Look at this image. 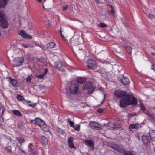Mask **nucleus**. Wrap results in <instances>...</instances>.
<instances>
[{
	"label": "nucleus",
	"instance_id": "nucleus-31",
	"mask_svg": "<svg viewBox=\"0 0 155 155\" xmlns=\"http://www.w3.org/2000/svg\"><path fill=\"white\" fill-rule=\"evenodd\" d=\"M17 98L19 101H24L25 100V99L24 97L21 96L20 95H17Z\"/></svg>",
	"mask_w": 155,
	"mask_h": 155
},
{
	"label": "nucleus",
	"instance_id": "nucleus-32",
	"mask_svg": "<svg viewBox=\"0 0 155 155\" xmlns=\"http://www.w3.org/2000/svg\"><path fill=\"white\" fill-rule=\"evenodd\" d=\"M135 153L133 152L127 151L125 152L124 155H134Z\"/></svg>",
	"mask_w": 155,
	"mask_h": 155
},
{
	"label": "nucleus",
	"instance_id": "nucleus-14",
	"mask_svg": "<svg viewBox=\"0 0 155 155\" xmlns=\"http://www.w3.org/2000/svg\"><path fill=\"white\" fill-rule=\"evenodd\" d=\"M86 144L88 146L91 150H94V144L91 140H87L85 141Z\"/></svg>",
	"mask_w": 155,
	"mask_h": 155
},
{
	"label": "nucleus",
	"instance_id": "nucleus-26",
	"mask_svg": "<svg viewBox=\"0 0 155 155\" xmlns=\"http://www.w3.org/2000/svg\"><path fill=\"white\" fill-rule=\"evenodd\" d=\"M9 82L13 86H15L17 83V81L16 80L11 78H9Z\"/></svg>",
	"mask_w": 155,
	"mask_h": 155
},
{
	"label": "nucleus",
	"instance_id": "nucleus-42",
	"mask_svg": "<svg viewBox=\"0 0 155 155\" xmlns=\"http://www.w3.org/2000/svg\"><path fill=\"white\" fill-rule=\"evenodd\" d=\"M22 47L25 48H27L28 47V45L26 43H24L22 45Z\"/></svg>",
	"mask_w": 155,
	"mask_h": 155
},
{
	"label": "nucleus",
	"instance_id": "nucleus-23",
	"mask_svg": "<svg viewBox=\"0 0 155 155\" xmlns=\"http://www.w3.org/2000/svg\"><path fill=\"white\" fill-rule=\"evenodd\" d=\"M86 80V79L84 78L78 77L77 79V82L78 83L82 84L84 83Z\"/></svg>",
	"mask_w": 155,
	"mask_h": 155
},
{
	"label": "nucleus",
	"instance_id": "nucleus-8",
	"mask_svg": "<svg viewBox=\"0 0 155 155\" xmlns=\"http://www.w3.org/2000/svg\"><path fill=\"white\" fill-rule=\"evenodd\" d=\"M54 66L55 67L58 68L59 70L61 71H65L64 70L62 69L63 66L61 62L59 61H56L54 63Z\"/></svg>",
	"mask_w": 155,
	"mask_h": 155
},
{
	"label": "nucleus",
	"instance_id": "nucleus-28",
	"mask_svg": "<svg viewBox=\"0 0 155 155\" xmlns=\"http://www.w3.org/2000/svg\"><path fill=\"white\" fill-rule=\"evenodd\" d=\"M16 139L18 140L21 146V145L22 143L25 142L24 139L21 137H17L16 138Z\"/></svg>",
	"mask_w": 155,
	"mask_h": 155
},
{
	"label": "nucleus",
	"instance_id": "nucleus-6",
	"mask_svg": "<svg viewBox=\"0 0 155 155\" xmlns=\"http://www.w3.org/2000/svg\"><path fill=\"white\" fill-rule=\"evenodd\" d=\"M24 58L23 57H17L14 60L13 66L17 67L21 65L24 61Z\"/></svg>",
	"mask_w": 155,
	"mask_h": 155
},
{
	"label": "nucleus",
	"instance_id": "nucleus-51",
	"mask_svg": "<svg viewBox=\"0 0 155 155\" xmlns=\"http://www.w3.org/2000/svg\"><path fill=\"white\" fill-rule=\"evenodd\" d=\"M20 150L21 151V152L24 153H25V151L24 150H22L21 149H20Z\"/></svg>",
	"mask_w": 155,
	"mask_h": 155
},
{
	"label": "nucleus",
	"instance_id": "nucleus-41",
	"mask_svg": "<svg viewBox=\"0 0 155 155\" xmlns=\"http://www.w3.org/2000/svg\"><path fill=\"white\" fill-rule=\"evenodd\" d=\"M154 17V15L151 14H149L148 15V17L150 19H152Z\"/></svg>",
	"mask_w": 155,
	"mask_h": 155
},
{
	"label": "nucleus",
	"instance_id": "nucleus-34",
	"mask_svg": "<svg viewBox=\"0 0 155 155\" xmlns=\"http://www.w3.org/2000/svg\"><path fill=\"white\" fill-rule=\"evenodd\" d=\"M101 28H104L107 27L106 25L104 23H101L98 25Z\"/></svg>",
	"mask_w": 155,
	"mask_h": 155
},
{
	"label": "nucleus",
	"instance_id": "nucleus-22",
	"mask_svg": "<svg viewBox=\"0 0 155 155\" xmlns=\"http://www.w3.org/2000/svg\"><path fill=\"white\" fill-rule=\"evenodd\" d=\"M40 127L45 132H48L49 130V126L47 125L45 122L44 124L41 126Z\"/></svg>",
	"mask_w": 155,
	"mask_h": 155
},
{
	"label": "nucleus",
	"instance_id": "nucleus-15",
	"mask_svg": "<svg viewBox=\"0 0 155 155\" xmlns=\"http://www.w3.org/2000/svg\"><path fill=\"white\" fill-rule=\"evenodd\" d=\"M112 149L117 150L119 152H122L124 150L122 147L115 144H112L110 146Z\"/></svg>",
	"mask_w": 155,
	"mask_h": 155
},
{
	"label": "nucleus",
	"instance_id": "nucleus-21",
	"mask_svg": "<svg viewBox=\"0 0 155 155\" xmlns=\"http://www.w3.org/2000/svg\"><path fill=\"white\" fill-rule=\"evenodd\" d=\"M73 138L72 137H70L68 138V143L69 147L71 148H74L75 149H76V147L74 146L73 142Z\"/></svg>",
	"mask_w": 155,
	"mask_h": 155
},
{
	"label": "nucleus",
	"instance_id": "nucleus-37",
	"mask_svg": "<svg viewBox=\"0 0 155 155\" xmlns=\"http://www.w3.org/2000/svg\"><path fill=\"white\" fill-rule=\"evenodd\" d=\"M4 14V12L3 10H0V18L3 17Z\"/></svg>",
	"mask_w": 155,
	"mask_h": 155
},
{
	"label": "nucleus",
	"instance_id": "nucleus-11",
	"mask_svg": "<svg viewBox=\"0 0 155 155\" xmlns=\"http://www.w3.org/2000/svg\"><path fill=\"white\" fill-rule=\"evenodd\" d=\"M89 126L93 129L99 130V124L97 123L94 121H90L89 124Z\"/></svg>",
	"mask_w": 155,
	"mask_h": 155
},
{
	"label": "nucleus",
	"instance_id": "nucleus-57",
	"mask_svg": "<svg viewBox=\"0 0 155 155\" xmlns=\"http://www.w3.org/2000/svg\"><path fill=\"white\" fill-rule=\"evenodd\" d=\"M104 0L106 2L107 1V0Z\"/></svg>",
	"mask_w": 155,
	"mask_h": 155
},
{
	"label": "nucleus",
	"instance_id": "nucleus-13",
	"mask_svg": "<svg viewBox=\"0 0 155 155\" xmlns=\"http://www.w3.org/2000/svg\"><path fill=\"white\" fill-rule=\"evenodd\" d=\"M141 127L140 124L138 123H135L134 124H131L129 126V129L131 131L134 129H137V130L139 129Z\"/></svg>",
	"mask_w": 155,
	"mask_h": 155
},
{
	"label": "nucleus",
	"instance_id": "nucleus-18",
	"mask_svg": "<svg viewBox=\"0 0 155 155\" xmlns=\"http://www.w3.org/2000/svg\"><path fill=\"white\" fill-rule=\"evenodd\" d=\"M150 137H151V139L153 141L155 142V130H151L149 131Z\"/></svg>",
	"mask_w": 155,
	"mask_h": 155
},
{
	"label": "nucleus",
	"instance_id": "nucleus-58",
	"mask_svg": "<svg viewBox=\"0 0 155 155\" xmlns=\"http://www.w3.org/2000/svg\"><path fill=\"white\" fill-rule=\"evenodd\" d=\"M103 102H104V101L102 102V103Z\"/></svg>",
	"mask_w": 155,
	"mask_h": 155
},
{
	"label": "nucleus",
	"instance_id": "nucleus-27",
	"mask_svg": "<svg viewBox=\"0 0 155 155\" xmlns=\"http://www.w3.org/2000/svg\"><path fill=\"white\" fill-rule=\"evenodd\" d=\"M55 45V44L53 42H50L47 44V46L49 48H53Z\"/></svg>",
	"mask_w": 155,
	"mask_h": 155
},
{
	"label": "nucleus",
	"instance_id": "nucleus-46",
	"mask_svg": "<svg viewBox=\"0 0 155 155\" xmlns=\"http://www.w3.org/2000/svg\"><path fill=\"white\" fill-rule=\"evenodd\" d=\"M153 65H154V64H153L151 66V69H153V70H154L155 71V69H154V67H153Z\"/></svg>",
	"mask_w": 155,
	"mask_h": 155
},
{
	"label": "nucleus",
	"instance_id": "nucleus-7",
	"mask_svg": "<svg viewBox=\"0 0 155 155\" xmlns=\"http://www.w3.org/2000/svg\"><path fill=\"white\" fill-rule=\"evenodd\" d=\"M19 34L22 37L27 39H31L32 38L31 36L27 34V32L24 30H21L19 33Z\"/></svg>",
	"mask_w": 155,
	"mask_h": 155
},
{
	"label": "nucleus",
	"instance_id": "nucleus-17",
	"mask_svg": "<svg viewBox=\"0 0 155 155\" xmlns=\"http://www.w3.org/2000/svg\"><path fill=\"white\" fill-rule=\"evenodd\" d=\"M140 107L141 109L144 113H145L146 114H147V115L149 116L150 117H151V118H152L153 119H155V116L154 115H150L149 114L148 111L147 110H146V109L144 107L143 105H141L140 106Z\"/></svg>",
	"mask_w": 155,
	"mask_h": 155
},
{
	"label": "nucleus",
	"instance_id": "nucleus-53",
	"mask_svg": "<svg viewBox=\"0 0 155 155\" xmlns=\"http://www.w3.org/2000/svg\"><path fill=\"white\" fill-rule=\"evenodd\" d=\"M39 2H42V0H37Z\"/></svg>",
	"mask_w": 155,
	"mask_h": 155
},
{
	"label": "nucleus",
	"instance_id": "nucleus-56",
	"mask_svg": "<svg viewBox=\"0 0 155 155\" xmlns=\"http://www.w3.org/2000/svg\"><path fill=\"white\" fill-rule=\"evenodd\" d=\"M151 54H152L153 55H154L155 54H154L153 53H152Z\"/></svg>",
	"mask_w": 155,
	"mask_h": 155
},
{
	"label": "nucleus",
	"instance_id": "nucleus-33",
	"mask_svg": "<svg viewBox=\"0 0 155 155\" xmlns=\"http://www.w3.org/2000/svg\"><path fill=\"white\" fill-rule=\"evenodd\" d=\"M32 76L31 75H29L28 77L26 79V81L28 82H30L31 81Z\"/></svg>",
	"mask_w": 155,
	"mask_h": 155
},
{
	"label": "nucleus",
	"instance_id": "nucleus-20",
	"mask_svg": "<svg viewBox=\"0 0 155 155\" xmlns=\"http://www.w3.org/2000/svg\"><path fill=\"white\" fill-rule=\"evenodd\" d=\"M9 0H0V8H4L7 5Z\"/></svg>",
	"mask_w": 155,
	"mask_h": 155
},
{
	"label": "nucleus",
	"instance_id": "nucleus-3",
	"mask_svg": "<svg viewBox=\"0 0 155 155\" xmlns=\"http://www.w3.org/2000/svg\"><path fill=\"white\" fill-rule=\"evenodd\" d=\"M87 65L88 67L92 70L97 69H99V66L97 65L96 62L95 60L91 59H89L87 62Z\"/></svg>",
	"mask_w": 155,
	"mask_h": 155
},
{
	"label": "nucleus",
	"instance_id": "nucleus-54",
	"mask_svg": "<svg viewBox=\"0 0 155 155\" xmlns=\"http://www.w3.org/2000/svg\"><path fill=\"white\" fill-rule=\"evenodd\" d=\"M29 105L30 106H31V107H34V106H33L32 105H31V104H29Z\"/></svg>",
	"mask_w": 155,
	"mask_h": 155
},
{
	"label": "nucleus",
	"instance_id": "nucleus-1",
	"mask_svg": "<svg viewBox=\"0 0 155 155\" xmlns=\"http://www.w3.org/2000/svg\"><path fill=\"white\" fill-rule=\"evenodd\" d=\"M114 94L118 98L123 97L120 101V106L122 108L125 107L129 104L136 105L137 104V100L134 96L131 97V100L130 96L127 95L126 92L124 91L116 90L115 91Z\"/></svg>",
	"mask_w": 155,
	"mask_h": 155
},
{
	"label": "nucleus",
	"instance_id": "nucleus-25",
	"mask_svg": "<svg viewBox=\"0 0 155 155\" xmlns=\"http://www.w3.org/2000/svg\"><path fill=\"white\" fill-rule=\"evenodd\" d=\"M12 112L15 115L17 116L18 117H21L22 116V113L19 110H14Z\"/></svg>",
	"mask_w": 155,
	"mask_h": 155
},
{
	"label": "nucleus",
	"instance_id": "nucleus-44",
	"mask_svg": "<svg viewBox=\"0 0 155 155\" xmlns=\"http://www.w3.org/2000/svg\"><path fill=\"white\" fill-rule=\"evenodd\" d=\"M68 5H67L65 6H63V10H65L66 9H67L68 7Z\"/></svg>",
	"mask_w": 155,
	"mask_h": 155
},
{
	"label": "nucleus",
	"instance_id": "nucleus-43",
	"mask_svg": "<svg viewBox=\"0 0 155 155\" xmlns=\"http://www.w3.org/2000/svg\"><path fill=\"white\" fill-rule=\"evenodd\" d=\"M48 69H47L45 68V69L44 73L43 74L44 75H45L47 74V72H48Z\"/></svg>",
	"mask_w": 155,
	"mask_h": 155
},
{
	"label": "nucleus",
	"instance_id": "nucleus-45",
	"mask_svg": "<svg viewBox=\"0 0 155 155\" xmlns=\"http://www.w3.org/2000/svg\"><path fill=\"white\" fill-rule=\"evenodd\" d=\"M41 48H42V49L43 50H45L46 49V48H45V47L44 46H40V47Z\"/></svg>",
	"mask_w": 155,
	"mask_h": 155
},
{
	"label": "nucleus",
	"instance_id": "nucleus-39",
	"mask_svg": "<svg viewBox=\"0 0 155 155\" xmlns=\"http://www.w3.org/2000/svg\"><path fill=\"white\" fill-rule=\"evenodd\" d=\"M44 76H45V75L43 74H42L39 75H37V76L36 77L38 78L42 79V78H44Z\"/></svg>",
	"mask_w": 155,
	"mask_h": 155
},
{
	"label": "nucleus",
	"instance_id": "nucleus-55",
	"mask_svg": "<svg viewBox=\"0 0 155 155\" xmlns=\"http://www.w3.org/2000/svg\"><path fill=\"white\" fill-rule=\"evenodd\" d=\"M1 118V119H0V120H1V121H2V118Z\"/></svg>",
	"mask_w": 155,
	"mask_h": 155
},
{
	"label": "nucleus",
	"instance_id": "nucleus-5",
	"mask_svg": "<svg viewBox=\"0 0 155 155\" xmlns=\"http://www.w3.org/2000/svg\"><path fill=\"white\" fill-rule=\"evenodd\" d=\"M79 88L78 84L76 82H74L71 84L70 88V91L71 94H75L78 92Z\"/></svg>",
	"mask_w": 155,
	"mask_h": 155
},
{
	"label": "nucleus",
	"instance_id": "nucleus-48",
	"mask_svg": "<svg viewBox=\"0 0 155 155\" xmlns=\"http://www.w3.org/2000/svg\"><path fill=\"white\" fill-rule=\"evenodd\" d=\"M102 111H103V110L101 109H99L98 110V111L99 113L102 112Z\"/></svg>",
	"mask_w": 155,
	"mask_h": 155
},
{
	"label": "nucleus",
	"instance_id": "nucleus-49",
	"mask_svg": "<svg viewBox=\"0 0 155 155\" xmlns=\"http://www.w3.org/2000/svg\"><path fill=\"white\" fill-rule=\"evenodd\" d=\"M96 2L97 4H99L100 3V1H99V0H94Z\"/></svg>",
	"mask_w": 155,
	"mask_h": 155
},
{
	"label": "nucleus",
	"instance_id": "nucleus-24",
	"mask_svg": "<svg viewBox=\"0 0 155 155\" xmlns=\"http://www.w3.org/2000/svg\"><path fill=\"white\" fill-rule=\"evenodd\" d=\"M124 47L126 49L127 52L129 53L130 55L132 51L131 47L126 44L124 45Z\"/></svg>",
	"mask_w": 155,
	"mask_h": 155
},
{
	"label": "nucleus",
	"instance_id": "nucleus-47",
	"mask_svg": "<svg viewBox=\"0 0 155 155\" xmlns=\"http://www.w3.org/2000/svg\"><path fill=\"white\" fill-rule=\"evenodd\" d=\"M46 1V0H43V8H44V9H45L46 8H45V6H44V4H45V2Z\"/></svg>",
	"mask_w": 155,
	"mask_h": 155
},
{
	"label": "nucleus",
	"instance_id": "nucleus-30",
	"mask_svg": "<svg viewBox=\"0 0 155 155\" xmlns=\"http://www.w3.org/2000/svg\"><path fill=\"white\" fill-rule=\"evenodd\" d=\"M67 121L68 123H69L71 127H72L73 128H74L75 127L74 122L71 121V119H70L68 118L67 119Z\"/></svg>",
	"mask_w": 155,
	"mask_h": 155
},
{
	"label": "nucleus",
	"instance_id": "nucleus-2",
	"mask_svg": "<svg viewBox=\"0 0 155 155\" xmlns=\"http://www.w3.org/2000/svg\"><path fill=\"white\" fill-rule=\"evenodd\" d=\"M74 37H73L71 38L69 41V43H72V41H74ZM79 38V36H78L77 37V39L75 41H73V43L74 44V46L73 48V51H76L77 53V56L78 58L80 60H82L84 58V51L80 49H78V46L75 45V44H78V39Z\"/></svg>",
	"mask_w": 155,
	"mask_h": 155
},
{
	"label": "nucleus",
	"instance_id": "nucleus-35",
	"mask_svg": "<svg viewBox=\"0 0 155 155\" xmlns=\"http://www.w3.org/2000/svg\"><path fill=\"white\" fill-rule=\"evenodd\" d=\"M2 113L1 114V116L0 117V118H2V122H3L4 121V119L3 117V115L4 112H5V108L4 107H3V108L2 109Z\"/></svg>",
	"mask_w": 155,
	"mask_h": 155
},
{
	"label": "nucleus",
	"instance_id": "nucleus-40",
	"mask_svg": "<svg viewBox=\"0 0 155 155\" xmlns=\"http://www.w3.org/2000/svg\"><path fill=\"white\" fill-rule=\"evenodd\" d=\"M61 27L60 28V35H61V37L63 38L65 40H66V39H65V38L63 36V35H62V31H61Z\"/></svg>",
	"mask_w": 155,
	"mask_h": 155
},
{
	"label": "nucleus",
	"instance_id": "nucleus-10",
	"mask_svg": "<svg viewBox=\"0 0 155 155\" xmlns=\"http://www.w3.org/2000/svg\"><path fill=\"white\" fill-rule=\"evenodd\" d=\"M0 25L3 28H6L8 26V23L7 20L3 19L0 21Z\"/></svg>",
	"mask_w": 155,
	"mask_h": 155
},
{
	"label": "nucleus",
	"instance_id": "nucleus-12",
	"mask_svg": "<svg viewBox=\"0 0 155 155\" xmlns=\"http://www.w3.org/2000/svg\"><path fill=\"white\" fill-rule=\"evenodd\" d=\"M31 122L33 123H35L37 125H39L40 127H41V126L45 122L42 120L38 118H36L34 120H32Z\"/></svg>",
	"mask_w": 155,
	"mask_h": 155
},
{
	"label": "nucleus",
	"instance_id": "nucleus-16",
	"mask_svg": "<svg viewBox=\"0 0 155 155\" xmlns=\"http://www.w3.org/2000/svg\"><path fill=\"white\" fill-rule=\"evenodd\" d=\"M120 79L123 84L125 85H127L130 83V81L128 78L124 77L123 75H121Z\"/></svg>",
	"mask_w": 155,
	"mask_h": 155
},
{
	"label": "nucleus",
	"instance_id": "nucleus-52",
	"mask_svg": "<svg viewBox=\"0 0 155 155\" xmlns=\"http://www.w3.org/2000/svg\"><path fill=\"white\" fill-rule=\"evenodd\" d=\"M35 46H38L39 47H40L41 46H40L39 45L37 44H35Z\"/></svg>",
	"mask_w": 155,
	"mask_h": 155
},
{
	"label": "nucleus",
	"instance_id": "nucleus-29",
	"mask_svg": "<svg viewBox=\"0 0 155 155\" xmlns=\"http://www.w3.org/2000/svg\"><path fill=\"white\" fill-rule=\"evenodd\" d=\"M41 141L42 143L44 144H46L47 143V140L45 137L43 136L41 138Z\"/></svg>",
	"mask_w": 155,
	"mask_h": 155
},
{
	"label": "nucleus",
	"instance_id": "nucleus-19",
	"mask_svg": "<svg viewBox=\"0 0 155 155\" xmlns=\"http://www.w3.org/2000/svg\"><path fill=\"white\" fill-rule=\"evenodd\" d=\"M149 136L143 135L142 136V141L144 143V144H148L149 142Z\"/></svg>",
	"mask_w": 155,
	"mask_h": 155
},
{
	"label": "nucleus",
	"instance_id": "nucleus-38",
	"mask_svg": "<svg viewBox=\"0 0 155 155\" xmlns=\"http://www.w3.org/2000/svg\"><path fill=\"white\" fill-rule=\"evenodd\" d=\"M80 125H78V126L76 127H74L75 130L77 131H79L80 130Z\"/></svg>",
	"mask_w": 155,
	"mask_h": 155
},
{
	"label": "nucleus",
	"instance_id": "nucleus-9",
	"mask_svg": "<svg viewBox=\"0 0 155 155\" xmlns=\"http://www.w3.org/2000/svg\"><path fill=\"white\" fill-rule=\"evenodd\" d=\"M107 9L109 14L112 15L113 16H115V11L113 7L110 5H107Z\"/></svg>",
	"mask_w": 155,
	"mask_h": 155
},
{
	"label": "nucleus",
	"instance_id": "nucleus-36",
	"mask_svg": "<svg viewBox=\"0 0 155 155\" xmlns=\"http://www.w3.org/2000/svg\"><path fill=\"white\" fill-rule=\"evenodd\" d=\"M6 149L7 150V152L8 153H11V150H12V148H11V147L9 146H8L6 147Z\"/></svg>",
	"mask_w": 155,
	"mask_h": 155
},
{
	"label": "nucleus",
	"instance_id": "nucleus-4",
	"mask_svg": "<svg viewBox=\"0 0 155 155\" xmlns=\"http://www.w3.org/2000/svg\"><path fill=\"white\" fill-rule=\"evenodd\" d=\"M96 88L95 86L93 85V84L92 82H87L86 84L83 87V88L84 89H88V93L89 94H91L93 92Z\"/></svg>",
	"mask_w": 155,
	"mask_h": 155
},
{
	"label": "nucleus",
	"instance_id": "nucleus-50",
	"mask_svg": "<svg viewBox=\"0 0 155 155\" xmlns=\"http://www.w3.org/2000/svg\"><path fill=\"white\" fill-rule=\"evenodd\" d=\"M24 101L25 102H26L27 103H28L30 102V101H28V100H25Z\"/></svg>",
	"mask_w": 155,
	"mask_h": 155
}]
</instances>
